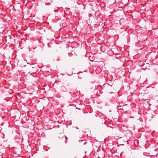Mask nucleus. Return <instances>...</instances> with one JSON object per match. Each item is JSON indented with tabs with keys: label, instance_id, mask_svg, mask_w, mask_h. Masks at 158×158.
Returning <instances> with one entry per match:
<instances>
[{
	"label": "nucleus",
	"instance_id": "2",
	"mask_svg": "<svg viewBox=\"0 0 158 158\" xmlns=\"http://www.w3.org/2000/svg\"><path fill=\"white\" fill-rule=\"evenodd\" d=\"M65 138H66V139H67V138L66 137V136H65Z\"/></svg>",
	"mask_w": 158,
	"mask_h": 158
},
{
	"label": "nucleus",
	"instance_id": "1",
	"mask_svg": "<svg viewBox=\"0 0 158 158\" xmlns=\"http://www.w3.org/2000/svg\"><path fill=\"white\" fill-rule=\"evenodd\" d=\"M86 143L85 142V143H84V144H86Z\"/></svg>",
	"mask_w": 158,
	"mask_h": 158
}]
</instances>
